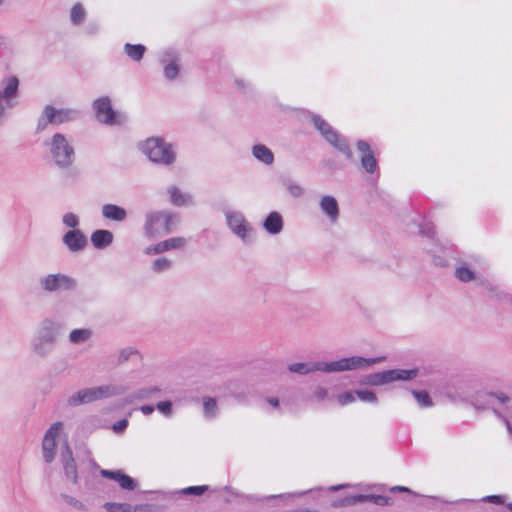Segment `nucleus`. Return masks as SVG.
Returning a JSON list of instances; mask_svg holds the SVG:
<instances>
[{"label": "nucleus", "mask_w": 512, "mask_h": 512, "mask_svg": "<svg viewBox=\"0 0 512 512\" xmlns=\"http://www.w3.org/2000/svg\"><path fill=\"white\" fill-rule=\"evenodd\" d=\"M319 206L331 223H336L339 218V205L335 197L325 195L321 197Z\"/></svg>", "instance_id": "nucleus-21"}, {"label": "nucleus", "mask_w": 512, "mask_h": 512, "mask_svg": "<svg viewBox=\"0 0 512 512\" xmlns=\"http://www.w3.org/2000/svg\"><path fill=\"white\" fill-rule=\"evenodd\" d=\"M62 222L65 226L76 229L79 225V218L76 214L68 212L63 215Z\"/></svg>", "instance_id": "nucleus-44"}, {"label": "nucleus", "mask_w": 512, "mask_h": 512, "mask_svg": "<svg viewBox=\"0 0 512 512\" xmlns=\"http://www.w3.org/2000/svg\"><path fill=\"white\" fill-rule=\"evenodd\" d=\"M100 30V25L97 22H89L85 27V32L89 35H95Z\"/></svg>", "instance_id": "nucleus-54"}, {"label": "nucleus", "mask_w": 512, "mask_h": 512, "mask_svg": "<svg viewBox=\"0 0 512 512\" xmlns=\"http://www.w3.org/2000/svg\"><path fill=\"white\" fill-rule=\"evenodd\" d=\"M128 426V420L126 418L121 419L113 424L112 429L115 433H122Z\"/></svg>", "instance_id": "nucleus-53"}, {"label": "nucleus", "mask_w": 512, "mask_h": 512, "mask_svg": "<svg viewBox=\"0 0 512 512\" xmlns=\"http://www.w3.org/2000/svg\"><path fill=\"white\" fill-rule=\"evenodd\" d=\"M155 410V407L152 406V405H143L140 407V411L144 414V415H150L154 412Z\"/></svg>", "instance_id": "nucleus-57"}, {"label": "nucleus", "mask_w": 512, "mask_h": 512, "mask_svg": "<svg viewBox=\"0 0 512 512\" xmlns=\"http://www.w3.org/2000/svg\"><path fill=\"white\" fill-rule=\"evenodd\" d=\"M63 428L62 422L53 423L45 432L42 441V453L46 463H51L55 459L56 454V439Z\"/></svg>", "instance_id": "nucleus-13"}, {"label": "nucleus", "mask_w": 512, "mask_h": 512, "mask_svg": "<svg viewBox=\"0 0 512 512\" xmlns=\"http://www.w3.org/2000/svg\"><path fill=\"white\" fill-rule=\"evenodd\" d=\"M225 217L229 229L244 242H247L251 226L246 221L243 213L239 211H226Z\"/></svg>", "instance_id": "nucleus-14"}, {"label": "nucleus", "mask_w": 512, "mask_h": 512, "mask_svg": "<svg viewBox=\"0 0 512 512\" xmlns=\"http://www.w3.org/2000/svg\"><path fill=\"white\" fill-rule=\"evenodd\" d=\"M56 126L72 122L80 116V111L74 108H56Z\"/></svg>", "instance_id": "nucleus-29"}, {"label": "nucleus", "mask_w": 512, "mask_h": 512, "mask_svg": "<svg viewBox=\"0 0 512 512\" xmlns=\"http://www.w3.org/2000/svg\"><path fill=\"white\" fill-rule=\"evenodd\" d=\"M148 505L140 504L136 506H132V511L134 512H147Z\"/></svg>", "instance_id": "nucleus-59"}, {"label": "nucleus", "mask_w": 512, "mask_h": 512, "mask_svg": "<svg viewBox=\"0 0 512 512\" xmlns=\"http://www.w3.org/2000/svg\"><path fill=\"white\" fill-rule=\"evenodd\" d=\"M203 415L206 419H215L218 416L217 401L213 397L203 398Z\"/></svg>", "instance_id": "nucleus-32"}, {"label": "nucleus", "mask_w": 512, "mask_h": 512, "mask_svg": "<svg viewBox=\"0 0 512 512\" xmlns=\"http://www.w3.org/2000/svg\"><path fill=\"white\" fill-rule=\"evenodd\" d=\"M144 253H145L146 255H157V254H161V252H160V248H159V244H158V243H156V244H154V245L148 246L147 248H145Z\"/></svg>", "instance_id": "nucleus-56"}, {"label": "nucleus", "mask_w": 512, "mask_h": 512, "mask_svg": "<svg viewBox=\"0 0 512 512\" xmlns=\"http://www.w3.org/2000/svg\"><path fill=\"white\" fill-rule=\"evenodd\" d=\"M136 350H134L132 347H126L122 349L118 354V361L120 363L127 361L131 355L135 354Z\"/></svg>", "instance_id": "nucleus-51"}, {"label": "nucleus", "mask_w": 512, "mask_h": 512, "mask_svg": "<svg viewBox=\"0 0 512 512\" xmlns=\"http://www.w3.org/2000/svg\"><path fill=\"white\" fill-rule=\"evenodd\" d=\"M86 18V11L81 3H76L70 10V20L73 25H81Z\"/></svg>", "instance_id": "nucleus-34"}, {"label": "nucleus", "mask_w": 512, "mask_h": 512, "mask_svg": "<svg viewBox=\"0 0 512 512\" xmlns=\"http://www.w3.org/2000/svg\"><path fill=\"white\" fill-rule=\"evenodd\" d=\"M61 498L70 506L74 507L75 509L79 511H86L87 508L85 504L78 499L68 495V494H61Z\"/></svg>", "instance_id": "nucleus-43"}, {"label": "nucleus", "mask_w": 512, "mask_h": 512, "mask_svg": "<svg viewBox=\"0 0 512 512\" xmlns=\"http://www.w3.org/2000/svg\"><path fill=\"white\" fill-rule=\"evenodd\" d=\"M418 375V369H390L368 374L363 383L371 386H381L394 381L412 380Z\"/></svg>", "instance_id": "nucleus-8"}, {"label": "nucleus", "mask_w": 512, "mask_h": 512, "mask_svg": "<svg viewBox=\"0 0 512 512\" xmlns=\"http://www.w3.org/2000/svg\"><path fill=\"white\" fill-rule=\"evenodd\" d=\"M283 218L277 211L270 212L264 219L263 227L267 233L277 235L283 230Z\"/></svg>", "instance_id": "nucleus-25"}, {"label": "nucleus", "mask_w": 512, "mask_h": 512, "mask_svg": "<svg viewBox=\"0 0 512 512\" xmlns=\"http://www.w3.org/2000/svg\"><path fill=\"white\" fill-rule=\"evenodd\" d=\"M235 85L240 91H243V92H246V91L250 90V88H251V84L244 79H236Z\"/></svg>", "instance_id": "nucleus-55"}, {"label": "nucleus", "mask_w": 512, "mask_h": 512, "mask_svg": "<svg viewBox=\"0 0 512 512\" xmlns=\"http://www.w3.org/2000/svg\"><path fill=\"white\" fill-rule=\"evenodd\" d=\"M146 51V47L142 44H130L124 45L125 54L133 61L139 62Z\"/></svg>", "instance_id": "nucleus-30"}, {"label": "nucleus", "mask_w": 512, "mask_h": 512, "mask_svg": "<svg viewBox=\"0 0 512 512\" xmlns=\"http://www.w3.org/2000/svg\"><path fill=\"white\" fill-rule=\"evenodd\" d=\"M122 471L121 470H107V469H102L100 471V474L102 477L104 478H108V479H112L114 481H118V479L120 478V476L122 475Z\"/></svg>", "instance_id": "nucleus-49"}, {"label": "nucleus", "mask_w": 512, "mask_h": 512, "mask_svg": "<svg viewBox=\"0 0 512 512\" xmlns=\"http://www.w3.org/2000/svg\"><path fill=\"white\" fill-rule=\"evenodd\" d=\"M391 490L415 494L412 490H410L408 487H405V486H395Z\"/></svg>", "instance_id": "nucleus-60"}, {"label": "nucleus", "mask_w": 512, "mask_h": 512, "mask_svg": "<svg viewBox=\"0 0 512 512\" xmlns=\"http://www.w3.org/2000/svg\"><path fill=\"white\" fill-rule=\"evenodd\" d=\"M455 277L464 283L471 282L476 278L475 272L466 265H461L455 270Z\"/></svg>", "instance_id": "nucleus-36"}, {"label": "nucleus", "mask_w": 512, "mask_h": 512, "mask_svg": "<svg viewBox=\"0 0 512 512\" xmlns=\"http://www.w3.org/2000/svg\"><path fill=\"white\" fill-rule=\"evenodd\" d=\"M267 401H268V403H269L270 405H272L274 408H276V407H278V406H279V400H278V398H276V397H269V398L267 399Z\"/></svg>", "instance_id": "nucleus-61"}, {"label": "nucleus", "mask_w": 512, "mask_h": 512, "mask_svg": "<svg viewBox=\"0 0 512 512\" xmlns=\"http://www.w3.org/2000/svg\"><path fill=\"white\" fill-rule=\"evenodd\" d=\"M356 146L361 154L362 168L369 174L378 172V161L371 150L370 144L365 140H358Z\"/></svg>", "instance_id": "nucleus-17"}, {"label": "nucleus", "mask_w": 512, "mask_h": 512, "mask_svg": "<svg viewBox=\"0 0 512 512\" xmlns=\"http://www.w3.org/2000/svg\"><path fill=\"white\" fill-rule=\"evenodd\" d=\"M164 211H152L145 215L144 232L149 238L162 234Z\"/></svg>", "instance_id": "nucleus-19"}, {"label": "nucleus", "mask_w": 512, "mask_h": 512, "mask_svg": "<svg viewBox=\"0 0 512 512\" xmlns=\"http://www.w3.org/2000/svg\"><path fill=\"white\" fill-rule=\"evenodd\" d=\"M48 125L56 126L55 107L53 105L44 106L37 120L36 133L43 132Z\"/></svg>", "instance_id": "nucleus-24"}, {"label": "nucleus", "mask_w": 512, "mask_h": 512, "mask_svg": "<svg viewBox=\"0 0 512 512\" xmlns=\"http://www.w3.org/2000/svg\"><path fill=\"white\" fill-rule=\"evenodd\" d=\"M338 403L342 406L348 405L355 401V393L353 392H343L337 396Z\"/></svg>", "instance_id": "nucleus-46"}, {"label": "nucleus", "mask_w": 512, "mask_h": 512, "mask_svg": "<svg viewBox=\"0 0 512 512\" xmlns=\"http://www.w3.org/2000/svg\"><path fill=\"white\" fill-rule=\"evenodd\" d=\"M101 215L104 219L117 223L124 222L128 213L125 208L117 204L107 203L101 207Z\"/></svg>", "instance_id": "nucleus-22"}, {"label": "nucleus", "mask_w": 512, "mask_h": 512, "mask_svg": "<svg viewBox=\"0 0 512 512\" xmlns=\"http://www.w3.org/2000/svg\"><path fill=\"white\" fill-rule=\"evenodd\" d=\"M49 159L59 169H69L75 162V148L68 137L60 132L54 133L43 142Z\"/></svg>", "instance_id": "nucleus-3"}, {"label": "nucleus", "mask_w": 512, "mask_h": 512, "mask_svg": "<svg viewBox=\"0 0 512 512\" xmlns=\"http://www.w3.org/2000/svg\"><path fill=\"white\" fill-rule=\"evenodd\" d=\"M152 270L156 273L168 271L172 267V261L166 257H160L152 262Z\"/></svg>", "instance_id": "nucleus-38"}, {"label": "nucleus", "mask_w": 512, "mask_h": 512, "mask_svg": "<svg viewBox=\"0 0 512 512\" xmlns=\"http://www.w3.org/2000/svg\"><path fill=\"white\" fill-rule=\"evenodd\" d=\"M384 357L365 358L362 356H351L331 362H298L288 366V370L300 375H307L312 372H343L368 367L381 362Z\"/></svg>", "instance_id": "nucleus-1"}, {"label": "nucleus", "mask_w": 512, "mask_h": 512, "mask_svg": "<svg viewBox=\"0 0 512 512\" xmlns=\"http://www.w3.org/2000/svg\"><path fill=\"white\" fill-rule=\"evenodd\" d=\"M162 234L171 233L179 222V218L176 214L164 211V218L162 219Z\"/></svg>", "instance_id": "nucleus-35"}, {"label": "nucleus", "mask_w": 512, "mask_h": 512, "mask_svg": "<svg viewBox=\"0 0 512 512\" xmlns=\"http://www.w3.org/2000/svg\"><path fill=\"white\" fill-rule=\"evenodd\" d=\"M229 492L236 497H240V498H243V499H245L247 501H251V502H263V501H268L270 499H275V498H293V497L302 496L306 493V492L286 493V494L269 495V496H265V497H260V496L251 495V494H241L238 492H234L232 489H229Z\"/></svg>", "instance_id": "nucleus-27"}, {"label": "nucleus", "mask_w": 512, "mask_h": 512, "mask_svg": "<svg viewBox=\"0 0 512 512\" xmlns=\"http://www.w3.org/2000/svg\"><path fill=\"white\" fill-rule=\"evenodd\" d=\"M90 240L94 248L103 250L113 243L114 236L107 229H98L91 234Z\"/></svg>", "instance_id": "nucleus-23"}, {"label": "nucleus", "mask_w": 512, "mask_h": 512, "mask_svg": "<svg viewBox=\"0 0 512 512\" xmlns=\"http://www.w3.org/2000/svg\"><path fill=\"white\" fill-rule=\"evenodd\" d=\"M127 388L123 385L108 384L78 390L67 399L68 406L76 407L114 396L122 395Z\"/></svg>", "instance_id": "nucleus-4"}, {"label": "nucleus", "mask_w": 512, "mask_h": 512, "mask_svg": "<svg viewBox=\"0 0 512 512\" xmlns=\"http://www.w3.org/2000/svg\"><path fill=\"white\" fill-rule=\"evenodd\" d=\"M509 401V397L503 392L480 391L472 399V405L476 410L491 409L497 416H500L496 405H504Z\"/></svg>", "instance_id": "nucleus-11"}, {"label": "nucleus", "mask_w": 512, "mask_h": 512, "mask_svg": "<svg viewBox=\"0 0 512 512\" xmlns=\"http://www.w3.org/2000/svg\"><path fill=\"white\" fill-rule=\"evenodd\" d=\"M310 120L327 143L341 152L348 160H353V152L345 136L338 133L336 129L318 114L312 113Z\"/></svg>", "instance_id": "nucleus-5"}, {"label": "nucleus", "mask_w": 512, "mask_h": 512, "mask_svg": "<svg viewBox=\"0 0 512 512\" xmlns=\"http://www.w3.org/2000/svg\"><path fill=\"white\" fill-rule=\"evenodd\" d=\"M92 336V331L90 329L81 328L74 329L69 334V341L72 344H80L88 341Z\"/></svg>", "instance_id": "nucleus-33"}, {"label": "nucleus", "mask_w": 512, "mask_h": 512, "mask_svg": "<svg viewBox=\"0 0 512 512\" xmlns=\"http://www.w3.org/2000/svg\"><path fill=\"white\" fill-rule=\"evenodd\" d=\"M159 61L163 66L165 78L168 80H174L179 74V55L175 49L169 48L164 50Z\"/></svg>", "instance_id": "nucleus-16"}, {"label": "nucleus", "mask_w": 512, "mask_h": 512, "mask_svg": "<svg viewBox=\"0 0 512 512\" xmlns=\"http://www.w3.org/2000/svg\"><path fill=\"white\" fill-rule=\"evenodd\" d=\"M93 110L96 119L106 125H116L121 122L118 120L119 115L112 108L109 97H100L93 102Z\"/></svg>", "instance_id": "nucleus-12"}, {"label": "nucleus", "mask_w": 512, "mask_h": 512, "mask_svg": "<svg viewBox=\"0 0 512 512\" xmlns=\"http://www.w3.org/2000/svg\"><path fill=\"white\" fill-rule=\"evenodd\" d=\"M506 507L512 512V502L508 503Z\"/></svg>", "instance_id": "nucleus-63"}, {"label": "nucleus", "mask_w": 512, "mask_h": 512, "mask_svg": "<svg viewBox=\"0 0 512 512\" xmlns=\"http://www.w3.org/2000/svg\"><path fill=\"white\" fill-rule=\"evenodd\" d=\"M104 508L107 512H134L128 503L106 502Z\"/></svg>", "instance_id": "nucleus-39"}, {"label": "nucleus", "mask_w": 512, "mask_h": 512, "mask_svg": "<svg viewBox=\"0 0 512 512\" xmlns=\"http://www.w3.org/2000/svg\"><path fill=\"white\" fill-rule=\"evenodd\" d=\"M420 233L427 237V242L423 244V247L432 256L433 263L439 267H446L448 265L450 249L444 247L435 239L434 226L428 224L420 226Z\"/></svg>", "instance_id": "nucleus-7"}, {"label": "nucleus", "mask_w": 512, "mask_h": 512, "mask_svg": "<svg viewBox=\"0 0 512 512\" xmlns=\"http://www.w3.org/2000/svg\"><path fill=\"white\" fill-rule=\"evenodd\" d=\"M117 482L119 486L125 490H134L137 486V482L131 476L125 473H122Z\"/></svg>", "instance_id": "nucleus-41"}, {"label": "nucleus", "mask_w": 512, "mask_h": 512, "mask_svg": "<svg viewBox=\"0 0 512 512\" xmlns=\"http://www.w3.org/2000/svg\"><path fill=\"white\" fill-rule=\"evenodd\" d=\"M156 408L166 417H170L172 415V402L169 400L158 402Z\"/></svg>", "instance_id": "nucleus-45"}, {"label": "nucleus", "mask_w": 512, "mask_h": 512, "mask_svg": "<svg viewBox=\"0 0 512 512\" xmlns=\"http://www.w3.org/2000/svg\"><path fill=\"white\" fill-rule=\"evenodd\" d=\"M63 334V325L53 318H44L37 325L30 340L31 352L38 358L49 357Z\"/></svg>", "instance_id": "nucleus-2"}, {"label": "nucleus", "mask_w": 512, "mask_h": 512, "mask_svg": "<svg viewBox=\"0 0 512 512\" xmlns=\"http://www.w3.org/2000/svg\"><path fill=\"white\" fill-rule=\"evenodd\" d=\"M141 151L151 162L163 166L172 165L176 159L172 145L161 137H151L145 140L141 144Z\"/></svg>", "instance_id": "nucleus-6"}, {"label": "nucleus", "mask_w": 512, "mask_h": 512, "mask_svg": "<svg viewBox=\"0 0 512 512\" xmlns=\"http://www.w3.org/2000/svg\"><path fill=\"white\" fill-rule=\"evenodd\" d=\"M313 397L318 401H324L328 399V391L322 386H317L314 390Z\"/></svg>", "instance_id": "nucleus-50"}, {"label": "nucleus", "mask_w": 512, "mask_h": 512, "mask_svg": "<svg viewBox=\"0 0 512 512\" xmlns=\"http://www.w3.org/2000/svg\"><path fill=\"white\" fill-rule=\"evenodd\" d=\"M355 394L362 402L370 403V404L378 403V398L372 390L359 389V390L355 391Z\"/></svg>", "instance_id": "nucleus-40"}, {"label": "nucleus", "mask_w": 512, "mask_h": 512, "mask_svg": "<svg viewBox=\"0 0 512 512\" xmlns=\"http://www.w3.org/2000/svg\"><path fill=\"white\" fill-rule=\"evenodd\" d=\"M413 396L415 397L417 403L420 407L428 408L433 405L432 399L429 395V393L425 390H413L412 391Z\"/></svg>", "instance_id": "nucleus-37"}, {"label": "nucleus", "mask_w": 512, "mask_h": 512, "mask_svg": "<svg viewBox=\"0 0 512 512\" xmlns=\"http://www.w3.org/2000/svg\"><path fill=\"white\" fill-rule=\"evenodd\" d=\"M62 242L69 251L78 252L86 247L87 238L81 230L71 229L63 235Z\"/></svg>", "instance_id": "nucleus-20"}, {"label": "nucleus", "mask_w": 512, "mask_h": 512, "mask_svg": "<svg viewBox=\"0 0 512 512\" xmlns=\"http://www.w3.org/2000/svg\"><path fill=\"white\" fill-rule=\"evenodd\" d=\"M157 392H159V389L157 387L143 388L136 392L135 398L140 399V400L146 399L150 395L157 393Z\"/></svg>", "instance_id": "nucleus-48"}, {"label": "nucleus", "mask_w": 512, "mask_h": 512, "mask_svg": "<svg viewBox=\"0 0 512 512\" xmlns=\"http://www.w3.org/2000/svg\"><path fill=\"white\" fill-rule=\"evenodd\" d=\"M61 463L63 465L64 473L67 479L71 480L72 483H78V470L75 459L73 457L72 450L65 442L61 450Z\"/></svg>", "instance_id": "nucleus-18"}, {"label": "nucleus", "mask_w": 512, "mask_h": 512, "mask_svg": "<svg viewBox=\"0 0 512 512\" xmlns=\"http://www.w3.org/2000/svg\"><path fill=\"white\" fill-rule=\"evenodd\" d=\"M19 89V80L16 76H9L1 81L0 89V126L4 122V115L6 109L15 107L14 101Z\"/></svg>", "instance_id": "nucleus-10"}, {"label": "nucleus", "mask_w": 512, "mask_h": 512, "mask_svg": "<svg viewBox=\"0 0 512 512\" xmlns=\"http://www.w3.org/2000/svg\"><path fill=\"white\" fill-rule=\"evenodd\" d=\"M252 155L265 165L274 163V154L270 148L264 144H256L252 147Z\"/></svg>", "instance_id": "nucleus-28"}, {"label": "nucleus", "mask_w": 512, "mask_h": 512, "mask_svg": "<svg viewBox=\"0 0 512 512\" xmlns=\"http://www.w3.org/2000/svg\"><path fill=\"white\" fill-rule=\"evenodd\" d=\"M484 502H489L493 504H503L505 502V496L503 495H488L482 499Z\"/></svg>", "instance_id": "nucleus-52"}, {"label": "nucleus", "mask_w": 512, "mask_h": 512, "mask_svg": "<svg viewBox=\"0 0 512 512\" xmlns=\"http://www.w3.org/2000/svg\"><path fill=\"white\" fill-rule=\"evenodd\" d=\"M187 243V240L184 237H173L166 239L164 241L158 242L160 252H166L174 249H180L184 247Z\"/></svg>", "instance_id": "nucleus-31"}, {"label": "nucleus", "mask_w": 512, "mask_h": 512, "mask_svg": "<svg viewBox=\"0 0 512 512\" xmlns=\"http://www.w3.org/2000/svg\"><path fill=\"white\" fill-rule=\"evenodd\" d=\"M287 190L293 197H301L304 193V189L295 182H289L287 184Z\"/></svg>", "instance_id": "nucleus-47"}, {"label": "nucleus", "mask_w": 512, "mask_h": 512, "mask_svg": "<svg viewBox=\"0 0 512 512\" xmlns=\"http://www.w3.org/2000/svg\"><path fill=\"white\" fill-rule=\"evenodd\" d=\"M346 487H349V484H340V485L331 486V487H329V490L330 491H338V490L346 488Z\"/></svg>", "instance_id": "nucleus-62"}, {"label": "nucleus", "mask_w": 512, "mask_h": 512, "mask_svg": "<svg viewBox=\"0 0 512 512\" xmlns=\"http://www.w3.org/2000/svg\"><path fill=\"white\" fill-rule=\"evenodd\" d=\"M168 193L170 201L174 206H191L194 204L193 197L188 193L182 192L176 186L169 187Z\"/></svg>", "instance_id": "nucleus-26"}, {"label": "nucleus", "mask_w": 512, "mask_h": 512, "mask_svg": "<svg viewBox=\"0 0 512 512\" xmlns=\"http://www.w3.org/2000/svg\"><path fill=\"white\" fill-rule=\"evenodd\" d=\"M39 286L45 293H62L76 289V280L63 273H51L39 278Z\"/></svg>", "instance_id": "nucleus-9"}, {"label": "nucleus", "mask_w": 512, "mask_h": 512, "mask_svg": "<svg viewBox=\"0 0 512 512\" xmlns=\"http://www.w3.org/2000/svg\"><path fill=\"white\" fill-rule=\"evenodd\" d=\"M209 487L207 485H199V486H189L181 490V493L184 495H195L200 496L208 491Z\"/></svg>", "instance_id": "nucleus-42"}, {"label": "nucleus", "mask_w": 512, "mask_h": 512, "mask_svg": "<svg viewBox=\"0 0 512 512\" xmlns=\"http://www.w3.org/2000/svg\"><path fill=\"white\" fill-rule=\"evenodd\" d=\"M498 417L503 420V422L505 423V426L507 428V431L509 432L510 435H512V425H511L510 421L506 417L502 416L501 413H500V416H498Z\"/></svg>", "instance_id": "nucleus-58"}, {"label": "nucleus", "mask_w": 512, "mask_h": 512, "mask_svg": "<svg viewBox=\"0 0 512 512\" xmlns=\"http://www.w3.org/2000/svg\"><path fill=\"white\" fill-rule=\"evenodd\" d=\"M371 502L378 506H387L391 503V498L384 495L375 494H357L353 496H346L340 500L334 501V507L350 506L357 503Z\"/></svg>", "instance_id": "nucleus-15"}]
</instances>
